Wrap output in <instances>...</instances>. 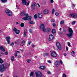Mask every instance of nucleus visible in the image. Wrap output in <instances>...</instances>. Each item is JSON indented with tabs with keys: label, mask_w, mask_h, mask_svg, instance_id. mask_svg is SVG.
<instances>
[{
	"label": "nucleus",
	"mask_w": 77,
	"mask_h": 77,
	"mask_svg": "<svg viewBox=\"0 0 77 77\" xmlns=\"http://www.w3.org/2000/svg\"><path fill=\"white\" fill-rule=\"evenodd\" d=\"M23 15L24 17V16H26L23 18L22 19L24 20H28V21L31 20V17H32L31 16H29L28 14H24V12H23L20 15Z\"/></svg>",
	"instance_id": "nucleus-1"
},
{
	"label": "nucleus",
	"mask_w": 77,
	"mask_h": 77,
	"mask_svg": "<svg viewBox=\"0 0 77 77\" xmlns=\"http://www.w3.org/2000/svg\"><path fill=\"white\" fill-rule=\"evenodd\" d=\"M68 31L69 32V34H66V35L68 36V37L69 38H71L72 37V35H73V30H72V29L69 27Z\"/></svg>",
	"instance_id": "nucleus-2"
},
{
	"label": "nucleus",
	"mask_w": 77,
	"mask_h": 77,
	"mask_svg": "<svg viewBox=\"0 0 77 77\" xmlns=\"http://www.w3.org/2000/svg\"><path fill=\"white\" fill-rule=\"evenodd\" d=\"M7 68L6 67H5L3 64L0 65V72H3L5 71Z\"/></svg>",
	"instance_id": "nucleus-3"
},
{
	"label": "nucleus",
	"mask_w": 77,
	"mask_h": 77,
	"mask_svg": "<svg viewBox=\"0 0 77 77\" xmlns=\"http://www.w3.org/2000/svg\"><path fill=\"white\" fill-rule=\"evenodd\" d=\"M69 17L73 18H76L77 17V14L76 13H72L69 14Z\"/></svg>",
	"instance_id": "nucleus-4"
},
{
	"label": "nucleus",
	"mask_w": 77,
	"mask_h": 77,
	"mask_svg": "<svg viewBox=\"0 0 77 77\" xmlns=\"http://www.w3.org/2000/svg\"><path fill=\"white\" fill-rule=\"evenodd\" d=\"M5 12H6V14L7 15L9 16V17H10L11 16H12V13L11 11L9 10H6L5 11Z\"/></svg>",
	"instance_id": "nucleus-5"
},
{
	"label": "nucleus",
	"mask_w": 77,
	"mask_h": 77,
	"mask_svg": "<svg viewBox=\"0 0 77 77\" xmlns=\"http://www.w3.org/2000/svg\"><path fill=\"white\" fill-rule=\"evenodd\" d=\"M56 45L59 50H61L62 49L61 45H60V43L59 42H56Z\"/></svg>",
	"instance_id": "nucleus-6"
},
{
	"label": "nucleus",
	"mask_w": 77,
	"mask_h": 77,
	"mask_svg": "<svg viewBox=\"0 0 77 77\" xmlns=\"http://www.w3.org/2000/svg\"><path fill=\"white\" fill-rule=\"evenodd\" d=\"M13 31H14L16 34H19V33H20V31L18 30L16 28H14L13 29Z\"/></svg>",
	"instance_id": "nucleus-7"
},
{
	"label": "nucleus",
	"mask_w": 77,
	"mask_h": 77,
	"mask_svg": "<svg viewBox=\"0 0 77 77\" xmlns=\"http://www.w3.org/2000/svg\"><path fill=\"white\" fill-rule=\"evenodd\" d=\"M54 65L56 67H58L60 65V63H59V61H55L54 63Z\"/></svg>",
	"instance_id": "nucleus-8"
},
{
	"label": "nucleus",
	"mask_w": 77,
	"mask_h": 77,
	"mask_svg": "<svg viewBox=\"0 0 77 77\" xmlns=\"http://www.w3.org/2000/svg\"><path fill=\"white\" fill-rule=\"evenodd\" d=\"M51 56L53 57H56L57 56V54L55 51H53L51 53Z\"/></svg>",
	"instance_id": "nucleus-9"
},
{
	"label": "nucleus",
	"mask_w": 77,
	"mask_h": 77,
	"mask_svg": "<svg viewBox=\"0 0 77 77\" xmlns=\"http://www.w3.org/2000/svg\"><path fill=\"white\" fill-rule=\"evenodd\" d=\"M35 74L37 77H41V72H35Z\"/></svg>",
	"instance_id": "nucleus-10"
},
{
	"label": "nucleus",
	"mask_w": 77,
	"mask_h": 77,
	"mask_svg": "<svg viewBox=\"0 0 77 77\" xmlns=\"http://www.w3.org/2000/svg\"><path fill=\"white\" fill-rule=\"evenodd\" d=\"M6 41H7L8 44H10V40H11V38L10 37H7L6 38Z\"/></svg>",
	"instance_id": "nucleus-11"
},
{
	"label": "nucleus",
	"mask_w": 77,
	"mask_h": 77,
	"mask_svg": "<svg viewBox=\"0 0 77 77\" xmlns=\"http://www.w3.org/2000/svg\"><path fill=\"white\" fill-rule=\"evenodd\" d=\"M53 38H54L53 36L52 35H50L49 36V40L50 41H52Z\"/></svg>",
	"instance_id": "nucleus-12"
},
{
	"label": "nucleus",
	"mask_w": 77,
	"mask_h": 77,
	"mask_svg": "<svg viewBox=\"0 0 77 77\" xmlns=\"http://www.w3.org/2000/svg\"><path fill=\"white\" fill-rule=\"evenodd\" d=\"M36 4L35 2H34L32 5V9H35V6H36Z\"/></svg>",
	"instance_id": "nucleus-13"
},
{
	"label": "nucleus",
	"mask_w": 77,
	"mask_h": 77,
	"mask_svg": "<svg viewBox=\"0 0 77 77\" xmlns=\"http://www.w3.org/2000/svg\"><path fill=\"white\" fill-rule=\"evenodd\" d=\"M22 5L27 6V2L26 0H22Z\"/></svg>",
	"instance_id": "nucleus-14"
},
{
	"label": "nucleus",
	"mask_w": 77,
	"mask_h": 77,
	"mask_svg": "<svg viewBox=\"0 0 77 77\" xmlns=\"http://www.w3.org/2000/svg\"><path fill=\"white\" fill-rule=\"evenodd\" d=\"M48 12H49V11L47 9H45L43 11V13L44 14H48Z\"/></svg>",
	"instance_id": "nucleus-15"
},
{
	"label": "nucleus",
	"mask_w": 77,
	"mask_h": 77,
	"mask_svg": "<svg viewBox=\"0 0 77 77\" xmlns=\"http://www.w3.org/2000/svg\"><path fill=\"white\" fill-rule=\"evenodd\" d=\"M38 17L40 18H42V14L41 13H38Z\"/></svg>",
	"instance_id": "nucleus-16"
},
{
	"label": "nucleus",
	"mask_w": 77,
	"mask_h": 77,
	"mask_svg": "<svg viewBox=\"0 0 77 77\" xmlns=\"http://www.w3.org/2000/svg\"><path fill=\"white\" fill-rule=\"evenodd\" d=\"M0 49L2 50V51H5V49L2 46L0 47Z\"/></svg>",
	"instance_id": "nucleus-17"
},
{
	"label": "nucleus",
	"mask_w": 77,
	"mask_h": 77,
	"mask_svg": "<svg viewBox=\"0 0 77 77\" xmlns=\"http://www.w3.org/2000/svg\"><path fill=\"white\" fill-rule=\"evenodd\" d=\"M39 68H41L42 69H45V66H42L39 67Z\"/></svg>",
	"instance_id": "nucleus-18"
},
{
	"label": "nucleus",
	"mask_w": 77,
	"mask_h": 77,
	"mask_svg": "<svg viewBox=\"0 0 77 77\" xmlns=\"http://www.w3.org/2000/svg\"><path fill=\"white\" fill-rule=\"evenodd\" d=\"M24 43H25V40H23L22 42L20 44V46H23V45L24 44Z\"/></svg>",
	"instance_id": "nucleus-19"
},
{
	"label": "nucleus",
	"mask_w": 77,
	"mask_h": 77,
	"mask_svg": "<svg viewBox=\"0 0 77 77\" xmlns=\"http://www.w3.org/2000/svg\"><path fill=\"white\" fill-rule=\"evenodd\" d=\"M51 31V29L50 28H48L46 29V31L47 33H49Z\"/></svg>",
	"instance_id": "nucleus-20"
},
{
	"label": "nucleus",
	"mask_w": 77,
	"mask_h": 77,
	"mask_svg": "<svg viewBox=\"0 0 77 77\" xmlns=\"http://www.w3.org/2000/svg\"><path fill=\"white\" fill-rule=\"evenodd\" d=\"M27 33V29H25L24 32V36L25 37L26 36V34Z\"/></svg>",
	"instance_id": "nucleus-21"
},
{
	"label": "nucleus",
	"mask_w": 77,
	"mask_h": 77,
	"mask_svg": "<svg viewBox=\"0 0 77 77\" xmlns=\"http://www.w3.org/2000/svg\"><path fill=\"white\" fill-rule=\"evenodd\" d=\"M40 28L41 29H42L44 28V24H42L40 26Z\"/></svg>",
	"instance_id": "nucleus-22"
},
{
	"label": "nucleus",
	"mask_w": 77,
	"mask_h": 77,
	"mask_svg": "<svg viewBox=\"0 0 77 77\" xmlns=\"http://www.w3.org/2000/svg\"><path fill=\"white\" fill-rule=\"evenodd\" d=\"M44 56H49V54L47 53H44Z\"/></svg>",
	"instance_id": "nucleus-23"
},
{
	"label": "nucleus",
	"mask_w": 77,
	"mask_h": 77,
	"mask_svg": "<svg viewBox=\"0 0 77 77\" xmlns=\"http://www.w3.org/2000/svg\"><path fill=\"white\" fill-rule=\"evenodd\" d=\"M52 33H56V31L55 30V29H53L52 30Z\"/></svg>",
	"instance_id": "nucleus-24"
},
{
	"label": "nucleus",
	"mask_w": 77,
	"mask_h": 77,
	"mask_svg": "<svg viewBox=\"0 0 77 77\" xmlns=\"http://www.w3.org/2000/svg\"><path fill=\"white\" fill-rule=\"evenodd\" d=\"M71 55H72V56H73V55H74V54H75V52L73 51H72V52H71Z\"/></svg>",
	"instance_id": "nucleus-25"
},
{
	"label": "nucleus",
	"mask_w": 77,
	"mask_h": 77,
	"mask_svg": "<svg viewBox=\"0 0 77 77\" xmlns=\"http://www.w3.org/2000/svg\"><path fill=\"white\" fill-rule=\"evenodd\" d=\"M3 60H2L1 58H0V65L1 64H2V63H3Z\"/></svg>",
	"instance_id": "nucleus-26"
},
{
	"label": "nucleus",
	"mask_w": 77,
	"mask_h": 77,
	"mask_svg": "<svg viewBox=\"0 0 77 77\" xmlns=\"http://www.w3.org/2000/svg\"><path fill=\"white\" fill-rule=\"evenodd\" d=\"M2 3H6L7 2V0H1Z\"/></svg>",
	"instance_id": "nucleus-27"
},
{
	"label": "nucleus",
	"mask_w": 77,
	"mask_h": 77,
	"mask_svg": "<svg viewBox=\"0 0 77 77\" xmlns=\"http://www.w3.org/2000/svg\"><path fill=\"white\" fill-rule=\"evenodd\" d=\"M20 26L22 27H23L24 26V24L23 23H21L20 24Z\"/></svg>",
	"instance_id": "nucleus-28"
},
{
	"label": "nucleus",
	"mask_w": 77,
	"mask_h": 77,
	"mask_svg": "<svg viewBox=\"0 0 77 77\" xmlns=\"http://www.w3.org/2000/svg\"><path fill=\"white\" fill-rule=\"evenodd\" d=\"M29 23H30L31 24H35V22L33 21L29 22Z\"/></svg>",
	"instance_id": "nucleus-29"
},
{
	"label": "nucleus",
	"mask_w": 77,
	"mask_h": 77,
	"mask_svg": "<svg viewBox=\"0 0 77 77\" xmlns=\"http://www.w3.org/2000/svg\"><path fill=\"white\" fill-rule=\"evenodd\" d=\"M33 72H32L30 74V76L31 77V76H33Z\"/></svg>",
	"instance_id": "nucleus-30"
},
{
	"label": "nucleus",
	"mask_w": 77,
	"mask_h": 77,
	"mask_svg": "<svg viewBox=\"0 0 77 77\" xmlns=\"http://www.w3.org/2000/svg\"><path fill=\"white\" fill-rule=\"evenodd\" d=\"M14 56H12L11 57V60L13 61H14Z\"/></svg>",
	"instance_id": "nucleus-31"
},
{
	"label": "nucleus",
	"mask_w": 77,
	"mask_h": 77,
	"mask_svg": "<svg viewBox=\"0 0 77 77\" xmlns=\"http://www.w3.org/2000/svg\"><path fill=\"white\" fill-rule=\"evenodd\" d=\"M10 45L12 46V47H14V42H12L10 44Z\"/></svg>",
	"instance_id": "nucleus-32"
},
{
	"label": "nucleus",
	"mask_w": 77,
	"mask_h": 77,
	"mask_svg": "<svg viewBox=\"0 0 77 77\" xmlns=\"http://www.w3.org/2000/svg\"><path fill=\"white\" fill-rule=\"evenodd\" d=\"M34 18L35 19H36L37 18V14H35L34 16Z\"/></svg>",
	"instance_id": "nucleus-33"
},
{
	"label": "nucleus",
	"mask_w": 77,
	"mask_h": 77,
	"mask_svg": "<svg viewBox=\"0 0 77 77\" xmlns=\"http://www.w3.org/2000/svg\"><path fill=\"white\" fill-rule=\"evenodd\" d=\"M55 15H56V16H59V14L57 12H56L55 14Z\"/></svg>",
	"instance_id": "nucleus-34"
},
{
	"label": "nucleus",
	"mask_w": 77,
	"mask_h": 77,
	"mask_svg": "<svg viewBox=\"0 0 77 77\" xmlns=\"http://www.w3.org/2000/svg\"><path fill=\"white\" fill-rule=\"evenodd\" d=\"M42 30H43V31L44 32H45L46 31V29H45V28H43Z\"/></svg>",
	"instance_id": "nucleus-35"
},
{
	"label": "nucleus",
	"mask_w": 77,
	"mask_h": 77,
	"mask_svg": "<svg viewBox=\"0 0 77 77\" xmlns=\"http://www.w3.org/2000/svg\"><path fill=\"white\" fill-rule=\"evenodd\" d=\"M60 64H61V65L63 64V62H62V60H60Z\"/></svg>",
	"instance_id": "nucleus-36"
},
{
	"label": "nucleus",
	"mask_w": 77,
	"mask_h": 77,
	"mask_svg": "<svg viewBox=\"0 0 77 77\" xmlns=\"http://www.w3.org/2000/svg\"><path fill=\"white\" fill-rule=\"evenodd\" d=\"M54 9H52V13L53 14H54Z\"/></svg>",
	"instance_id": "nucleus-37"
},
{
	"label": "nucleus",
	"mask_w": 77,
	"mask_h": 77,
	"mask_svg": "<svg viewBox=\"0 0 77 77\" xmlns=\"http://www.w3.org/2000/svg\"><path fill=\"white\" fill-rule=\"evenodd\" d=\"M64 23V22H63V21L61 20L60 21V24H63Z\"/></svg>",
	"instance_id": "nucleus-38"
},
{
	"label": "nucleus",
	"mask_w": 77,
	"mask_h": 77,
	"mask_svg": "<svg viewBox=\"0 0 77 77\" xmlns=\"http://www.w3.org/2000/svg\"><path fill=\"white\" fill-rule=\"evenodd\" d=\"M75 21H74L72 22V24L73 25V24H75Z\"/></svg>",
	"instance_id": "nucleus-39"
},
{
	"label": "nucleus",
	"mask_w": 77,
	"mask_h": 77,
	"mask_svg": "<svg viewBox=\"0 0 77 77\" xmlns=\"http://www.w3.org/2000/svg\"><path fill=\"white\" fill-rule=\"evenodd\" d=\"M68 45L69 47H70V46H71V43H70L69 42H68Z\"/></svg>",
	"instance_id": "nucleus-40"
},
{
	"label": "nucleus",
	"mask_w": 77,
	"mask_h": 77,
	"mask_svg": "<svg viewBox=\"0 0 77 77\" xmlns=\"http://www.w3.org/2000/svg\"><path fill=\"white\" fill-rule=\"evenodd\" d=\"M15 52L16 53H20V52L19 51H15Z\"/></svg>",
	"instance_id": "nucleus-41"
},
{
	"label": "nucleus",
	"mask_w": 77,
	"mask_h": 77,
	"mask_svg": "<svg viewBox=\"0 0 77 77\" xmlns=\"http://www.w3.org/2000/svg\"><path fill=\"white\" fill-rule=\"evenodd\" d=\"M51 21V22H52V23H54V22L55 21V20H54V19H52Z\"/></svg>",
	"instance_id": "nucleus-42"
},
{
	"label": "nucleus",
	"mask_w": 77,
	"mask_h": 77,
	"mask_svg": "<svg viewBox=\"0 0 77 77\" xmlns=\"http://www.w3.org/2000/svg\"><path fill=\"white\" fill-rule=\"evenodd\" d=\"M14 56L15 57H17V56H18V54L17 53H16L14 54Z\"/></svg>",
	"instance_id": "nucleus-43"
},
{
	"label": "nucleus",
	"mask_w": 77,
	"mask_h": 77,
	"mask_svg": "<svg viewBox=\"0 0 77 77\" xmlns=\"http://www.w3.org/2000/svg\"><path fill=\"white\" fill-rule=\"evenodd\" d=\"M27 61L28 63H30V60H27Z\"/></svg>",
	"instance_id": "nucleus-44"
},
{
	"label": "nucleus",
	"mask_w": 77,
	"mask_h": 77,
	"mask_svg": "<svg viewBox=\"0 0 77 77\" xmlns=\"http://www.w3.org/2000/svg\"><path fill=\"white\" fill-rule=\"evenodd\" d=\"M47 74H49V75L51 74V72H50V71H48L47 72Z\"/></svg>",
	"instance_id": "nucleus-45"
},
{
	"label": "nucleus",
	"mask_w": 77,
	"mask_h": 77,
	"mask_svg": "<svg viewBox=\"0 0 77 77\" xmlns=\"http://www.w3.org/2000/svg\"><path fill=\"white\" fill-rule=\"evenodd\" d=\"M29 3H30V2H29L28 1L27 3V4H26V6H27H27H29Z\"/></svg>",
	"instance_id": "nucleus-46"
},
{
	"label": "nucleus",
	"mask_w": 77,
	"mask_h": 77,
	"mask_svg": "<svg viewBox=\"0 0 77 77\" xmlns=\"http://www.w3.org/2000/svg\"><path fill=\"white\" fill-rule=\"evenodd\" d=\"M53 2H54V1L53 0H51V3H53Z\"/></svg>",
	"instance_id": "nucleus-47"
},
{
	"label": "nucleus",
	"mask_w": 77,
	"mask_h": 77,
	"mask_svg": "<svg viewBox=\"0 0 77 77\" xmlns=\"http://www.w3.org/2000/svg\"><path fill=\"white\" fill-rule=\"evenodd\" d=\"M63 77H66V75H65V74H63Z\"/></svg>",
	"instance_id": "nucleus-48"
},
{
	"label": "nucleus",
	"mask_w": 77,
	"mask_h": 77,
	"mask_svg": "<svg viewBox=\"0 0 77 77\" xmlns=\"http://www.w3.org/2000/svg\"><path fill=\"white\" fill-rule=\"evenodd\" d=\"M5 55H8V52H5Z\"/></svg>",
	"instance_id": "nucleus-49"
},
{
	"label": "nucleus",
	"mask_w": 77,
	"mask_h": 77,
	"mask_svg": "<svg viewBox=\"0 0 77 77\" xmlns=\"http://www.w3.org/2000/svg\"><path fill=\"white\" fill-rule=\"evenodd\" d=\"M48 63H51V60H48Z\"/></svg>",
	"instance_id": "nucleus-50"
},
{
	"label": "nucleus",
	"mask_w": 77,
	"mask_h": 77,
	"mask_svg": "<svg viewBox=\"0 0 77 77\" xmlns=\"http://www.w3.org/2000/svg\"><path fill=\"white\" fill-rule=\"evenodd\" d=\"M53 26L54 27V26H56V23H53Z\"/></svg>",
	"instance_id": "nucleus-51"
},
{
	"label": "nucleus",
	"mask_w": 77,
	"mask_h": 77,
	"mask_svg": "<svg viewBox=\"0 0 77 77\" xmlns=\"http://www.w3.org/2000/svg\"><path fill=\"white\" fill-rule=\"evenodd\" d=\"M31 43H32V42H28V44L29 45H30V44H31Z\"/></svg>",
	"instance_id": "nucleus-52"
},
{
	"label": "nucleus",
	"mask_w": 77,
	"mask_h": 77,
	"mask_svg": "<svg viewBox=\"0 0 77 77\" xmlns=\"http://www.w3.org/2000/svg\"><path fill=\"white\" fill-rule=\"evenodd\" d=\"M66 51H68V47L67 46L66 47Z\"/></svg>",
	"instance_id": "nucleus-53"
},
{
	"label": "nucleus",
	"mask_w": 77,
	"mask_h": 77,
	"mask_svg": "<svg viewBox=\"0 0 77 77\" xmlns=\"http://www.w3.org/2000/svg\"><path fill=\"white\" fill-rule=\"evenodd\" d=\"M29 31L30 33H32V30L31 29H30Z\"/></svg>",
	"instance_id": "nucleus-54"
},
{
	"label": "nucleus",
	"mask_w": 77,
	"mask_h": 77,
	"mask_svg": "<svg viewBox=\"0 0 77 77\" xmlns=\"http://www.w3.org/2000/svg\"><path fill=\"white\" fill-rule=\"evenodd\" d=\"M63 55L64 56H66V54L65 53L63 54Z\"/></svg>",
	"instance_id": "nucleus-55"
},
{
	"label": "nucleus",
	"mask_w": 77,
	"mask_h": 77,
	"mask_svg": "<svg viewBox=\"0 0 77 77\" xmlns=\"http://www.w3.org/2000/svg\"><path fill=\"white\" fill-rule=\"evenodd\" d=\"M41 77H45V76H44V75H41Z\"/></svg>",
	"instance_id": "nucleus-56"
},
{
	"label": "nucleus",
	"mask_w": 77,
	"mask_h": 77,
	"mask_svg": "<svg viewBox=\"0 0 77 77\" xmlns=\"http://www.w3.org/2000/svg\"><path fill=\"white\" fill-rule=\"evenodd\" d=\"M18 57V58H20V57H21V56L19 55Z\"/></svg>",
	"instance_id": "nucleus-57"
},
{
	"label": "nucleus",
	"mask_w": 77,
	"mask_h": 77,
	"mask_svg": "<svg viewBox=\"0 0 77 77\" xmlns=\"http://www.w3.org/2000/svg\"><path fill=\"white\" fill-rule=\"evenodd\" d=\"M32 46L33 47H35V45H32Z\"/></svg>",
	"instance_id": "nucleus-58"
},
{
	"label": "nucleus",
	"mask_w": 77,
	"mask_h": 77,
	"mask_svg": "<svg viewBox=\"0 0 77 77\" xmlns=\"http://www.w3.org/2000/svg\"><path fill=\"white\" fill-rule=\"evenodd\" d=\"M37 5H38V7H40V5H39V4L38 3H37Z\"/></svg>",
	"instance_id": "nucleus-59"
},
{
	"label": "nucleus",
	"mask_w": 77,
	"mask_h": 77,
	"mask_svg": "<svg viewBox=\"0 0 77 77\" xmlns=\"http://www.w3.org/2000/svg\"><path fill=\"white\" fill-rule=\"evenodd\" d=\"M1 54H4L2 52H1Z\"/></svg>",
	"instance_id": "nucleus-60"
},
{
	"label": "nucleus",
	"mask_w": 77,
	"mask_h": 77,
	"mask_svg": "<svg viewBox=\"0 0 77 77\" xmlns=\"http://www.w3.org/2000/svg\"><path fill=\"white\" fill-rule=\"evenodd\" d=\"M21 51L22 52H23V51H24V50L23 49H22V50H21Z\"/></svg>",
	"instance_id": "nucleus-61"
},
{
	"label": "nucleus",
	"mask_w": 77,
	"mask_h": 77,
	"mask_svg": "<svg viewBox=\"0 0 77 77\" xmlns=\"http://www.w3.org/2000/svg\"><path fill=\"white\" fill-rule=\"evenodd\" d=\"M73 6H75V5H74V4H73L72 5Z\"/></svg>",
	"instance_id": "nucleus-62"
},
{
	"label": "nucleus",
	"mask_w": 77,
	"mask_h": 77,
	"mask_svg": "<svg viewBox=\"0 0 77 77\" xmlns=\"http://www.w3.org/2000/svg\"><path fill=\"white\" fill-rule=\"evenodd\" d=\"M14 77H18V76H14Z\"/></svg>",
	"instance_id": "nucleus-63"
},
{
	"label": "nucleus",
	"mask_w": 77,
	"mask_h": 77,
	"mask_svg": "<svg viewBox=\"0 0 77 77\" xmlns=\"http://www.w3.org/2000/svg\"><path fill=\"white\" fill-rule=\"evenodd\" d=\"M3 76V74H1L0 75V76Z\"/></svg>",
	"instance_id": "nucleus-64"
}]
</instances>
